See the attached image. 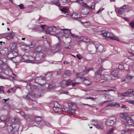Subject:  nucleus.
Segmentation results:
<instances>
[{
	"instance_id": "nucleus-1",
	"label": "nucleus",
	"mask_w": 134,
	"mask_h": 134,
	"mask_svg": "<svg viewBox=\"0 0 134 134\" xmlns=\"http://www.w3.org/2000/svg\"><path fill=\"white\" fill-rule=\"evenodd\" d=\"M33 52L34 54H35L36 60H40L44 57L46 51L44 49H42L41 46H39L34 49Z\"/></svg>"
},
{
	"instance_id": "nucleus-2",
	"label": "nucleus",
	"mask_w": 134,
	"mask_h": 134,
	"mask_svg": "<svg viewBox=\"0 0 134 134\" xmlns=\"http://www.w3.org/2000/svg\"><path fill=\"white\" fill-rule=\"evenodd\" d=\"M100 34L102 36L105 38H109L111 40H115L118 41H119V38L118 37L114 36L113 33L109 32L107 31H102Z\"/></svg>"
},
{
	"instance_id": "nucleus-3",
	"label": "nucleus",
	"mask_w": 134,
	"mask_h": 134,
	"mask_svg": "<svg viewBox=\"0 0 134 134\" xmlns=\"http://www.w3.org/2000/svg\"><path fill=\"white\" fill-rule=\"evenodd\" d=\"M35 54H32V56H30L28 57V59L25 60L24 62L27 63H41V62L40 60H37L36 58V55L35 56Z\"/></svg>"
},
{
	"instance_id": "nucleus-4",
	"label": "nucleus",
	"mask_w": 134,
	"mask_h": 134,
	"mask_svg": "<svg viewBox=\"0 0 134 134\" xmlns=\"http://www.w3.org/2000/svg\"><path fill=\"white\" fill-rule=\"evenodd\" d=\"M91 124L96 126L97 128L99 129H102L104 126L102 122H98L97 120H93L91 121Z\"/></svg>"
},
{
	"instance_id": "nucleus-5",
	"label": "nucleus",
	"mask_w": 134,
	"mask_h": 134,
	"mask_svg": "<svg viewBox=\"0 0 134 134\" xmlns=\"http://www.w3.org/2000/svg\"><path fill=\"white\" fill-rule=\"evenodd\" d=\"M116 121V119L115 117L110 116L108 118L106 124L108 126H112L114 124Z\"/></svg>"
},
{
	"instance_id": "nucleus-6",
	"label": "nucleus",
	"mask_w": 134,
	"mask_h": 134,
	"mask_svg": "<svg viewBox=\"0 0 134 134\" xmlns=\"http://www.w3.org/2000/svg\"><path fill=\"white\" fill-rule=\"evenodd\" d=\"M85 74H82L80 72L77 74V77L79 78H80L82 81H83V83L86 85H91V82L88 80H87L85 78L81 77V75L82 76L84 75Z\"/></svg>"
},
{
	"instance_id": "nucleus-7",
	"label": "nucleus",
	"mask_w": 134,
	"mask_h": 134,
	"mask_svg": "<svg viewBox=\"0 0 134 134\" xmlns=\"http://www.w3.org/2000/svg\"><path fill=\"white\" fill-rule=\"evenodd\" d=\"M128 7V6L127 5H124L120 8L118 10V15L120 16V15L123 14L125 12L126 9Z\"/></svg>"
},
{
	"instance_id": "nucleus-8",
	"label": "nucleus",
	"mask_w": 134,
	"mask_h": 134,
	"mask_svg": "<svg viewBox=\"0 0 134 134\" xmlns=\"http://www.w3.org/2000/svg\"><path fill=\"white\" fill-rule=\"evenodd\" d=\"M41 27L44 32L47 34H49L51 32L52 27H48L45 25H41Z\"/></svg>"
},
{
	"instance_id": "nucleus-9",
	"label": "nucleus",
	"mask_w": 134,
	"mask_h": 134,
	"mask_svg": "<svg viewBox=\"0 0 134 134\" xmlns=\"http://www.w3.org/2000/svg\"><path fill=\"white\" fill-rule=\"evenodd\" d=\"M126 122L128 126H134V115L131 116V119L130 118L126 120Z\"/></svg>"
},
{
	"instance_id": "nucleus-10",
	"label": "nucleus",
	"mask_w": 134,
	"mask_h": 134,
	"mask_svg": "<svg viewBox=\"0 0 134 134\" xmlns=\"http://www.w3.org/2000/svg\"><path fill=\"white\" fill-rule=\"evenodd\" d=\"M18 54L17 52L15 51H13L9 53L7 55V57L9 59H12L18 56Z\"/></svg>"
},
{
	"instance_id": "nucleus-11",
	"label": "nucleus",
	"mask_w": 134,
	"mask_h": 134,
	"mask_svg": "<svg viewBox=\"0 0 134 134\" xmlns=\"http://www.w3.org/2000/svg\"><path fill=\"white\" fill-rule=\"evenodd\" d=\"M72 83V80L70 79H69L66 81H63L60 83V85L62 87H64L65 86H68Z\"/></svg>"
},
{
	"instance_id": "nucleus-12",
	"label": "nucleus",
	"mask_w": 134,
	"mask_h": 134,
	"mask_svg": "<svg viewBox=\"0 0 134 134\" xmlns=\"http://www.w3.org/2000/svg\"><path fill=\"white\" fill-rule=\"evenodd\" d=\"M46 76H45L43 77H37L36 79V81H37L40 83V84L41 85L42 84V81H45L46 80H48V79H46Z\"/></svg>"
},
{
	"instance_id": "nucleus-13",
	"label": "nucleus",
	"mask_w": 134,
	"mask_h": 134,
	"mask_svg": "<svg viewBox=\"0 0 134 134\" xmlns=\"http://www.w3.org/2000/svg\"><path fill=\"white\" fill-rule=\"evenodd\" d=\"M92 46L94 48H96V50H98V51L100 52H102L104 49V46L102 45H99L98 47H96L93 44L92 45Z\"/></svg>"
},
{
	"instance_id": "nucleus-14",
	"label": "nucleus",
	"mask_w": 134,
	"mask_h": 134,
	"mask_svg": "<svg viewBox=\"0 0 134 134\" xmlns=\"http://www.w3.org/2000/svg\"><path fill=\"white\" fill-rule=\"evenodd\" d=\"M103 79L107 81H109L111 80H113V78L111 76L108 74H105L103 76Z\"/></svg>"
},
{
	"instance_id": "nucleus-15",
	"label": "nucleus",
	"mask_w": 134,
	"mask_h": 134,
	"mask_svg": "<svg viewBox=\"0 0 134 134\" xmlns=\"http://www.w3.org/2000/svg\"><path fill=\"white\" fill-rule=\"evenodd\" d=\"M7 34L6 38L7 39L9 40L13 38L15 35L14 33L13 32Z\"/></svg>"
},
{
	"instance_id": "nucleus-16",
	"label": "nucleus",
	"mask_w": 134,
	"mask_h": 134,
	"mask_svg": "<svg viewBox=\"0 0 134 134\" xmlns=\"http://www.w3.org/2000/svg\"><path fill=\"white\" fill-rule=\"evenodd\" d=\"M69 109H75L76 110L77 108V107L76 104L73 102H71L69 104Z\"/></svg>"
},
{
	"instance_id": "nucleus-17",
	"label": "nucleus",
	"mask_w": 134,
	"mask_h": 134,
	"mask_svg": "<svg viewBox=\"0 0 134 134\" xmlns=\"http://www.w3.org/2000/svg\"><path fill=\"white\" fill-rule=\"evenodd\" d=\"M120 116L121 118L124 119H125L126 120L129 118L128 116V114L126 113H121L120 114Z\"/></svg>"
},
{
	"instance_id": "nucleus-18",
	"label": "nucleus",
	"mask_w": 134,
	"mask_h": 134,
	"mask_svg": "<svg viewBox=\"0 0 134 134\" xmlns=\"http://www.w3.org/2000/svg\"><path fill=\"white\" fill-rule=\"evenodd\" d=\"M20 122L19 119L18 118H14L12 119L11 122L12 124H18Z\"/></svg>"
},
{
	"instance_id": "nucleus-19",
	"label": "nucleus",
	"mask_w": 134,
	"mask_h": 134,
	"mask_svg": "<svg viewBox=\"0 0 134 134\" xmlns=\"http://www.w3.org/2000/svg\"><path fill=\"white\" fill-rule=\"evenodd\" d=\"M132 90H128V91H127V92H124L123 93H122L121 94L122 96H128L130 97L131 96V91Z\"/></svg>"
},
{
	"instance_id": "nucleus-20",
	"label": "nucleus",
	"mask_w": 134,
	"mask_h": 134,
	"mask_svg": "<svg viewBox=\"0 0 134 134\" xmlns=\"http://www.w3.org/2000/svg\"><path fill=\"white\" fill-rule=\"evenodd\" d=\"M90 39L86 37L83 36L81 37H80V41H82L85 42H87L90 41Z\"/></svg>"
},
{
	"instance_id": "nucleus-21",
	"label": "nucleus",
	"mask_w": 134,
	"mask_h": 134,
	"mask_svg": "<svg viewBox=\"0 0 134 134\" xmlns=\"http://www.w3.org/2000/svg\"><path fill=\"white\" fill-rule=\"evenodd\" d=\"M71 17L74 18H79L81 17V15L76 13H73L71 15Z\"/></svg>"
},
{
	"instance_id": "nucleus-22",
	"label": "nucleus",
	"mask_w": 134,
	"mask_h": 134,
	"mask_svg": "<svg viewBox=\"0 0 134 134\" xmlns=\"http://www.w3.org/2000/svg\"><path fill=\"white\" fill-rule=\"evenodd\" d=\"M41 118L40 117L38 116H36L35 121L38 124H39L41 122Z\"/></svg>"
},
{
	"instance_id": "nucleus-23",
	"label": "nucleus",
	"mask_w": 134,
	"mask_h": 134,
	"mask_svg": "<svg viewBox=\"0 0 134 134\" xmlns=\"http://www.w3.org/2000/svg\"><path fill=\"white\" fill-rule=\"evenodd\" d=\"M116 106V107H118L120 106V104L116 102H113L111 103H109L106 106Z\"/></svg>"
},
{
	"instance_id": "nucleus-24",
	"label": "nucleus",
	"mask_w": 134,
	"mask_h": 134,
	"mask_svg": "<svg viewBox=\"0 0 134 134\" xmlns=\"http://www.w3.org/2000/svg\"><path fill=\"white\" fill-rule=\"evenodd\" d=\"M118 71H114L112 72L110 75L112 77L113 76L116 77L118 74Z\"/></svg>"
},
{
	"instance_id": "nucleus-25",
	"label": "nucleus",
	"mask_w": 134,
	"mask_h": 134,
	"mask_svg": "<svg viewBox=\"0 0 134 134\" xmlns=\"http://www.w3.org/2000/svg\"><path fill=\"white\" fill-rule=\"evenodd\" d=\"M16 44L15 43H12L10 45V47L12 50L15 49L16 48Z\"/></svg>"
},
{
	"instance_id": "nucleus-26",
	"label": "nucleus",
	"mask_w": 134,
	"mask_h": 134,
	"mask_svg": "<svg viewBox=\"0 0 134 134\" xmlns=\"http://www.w3.org/2000/svg\"><path fill=\"white\" fill-rule=\"evenodd\" d=\"M36 45V42L35 41H33L31 42L30 44L29 45V46L31 48H33Z\"/></svg>"
},
{
	"instance_id": "nucleus-27",
	"label": "nucleus",
	"mask_w": 134,
	"mask_h": 134,
	"mask_svg": "<svg viewBox=\"0 0 134 134\" xmlns=\"http://www.w3.org/2000/svg\"><path fill=\"white\" fill-rule=\"evenodd\" d=\"M53 109L54 111L56 113H59L61 110V109L59 107H53Z\"/></svg>"
},
{
	"instance_id": "nucleus-28",
	"label": "nucleus",
	"mask_w": 134,
	"mask_h": 134,
	"mask_svg": "<svg viewBox=\"0 0 134 134\" xmlns=\"http://www.w3.org/2000/svg\"><path fill=\"white\" fill-rule=\"evenodd\" d=\"M13 126H11V125H8L7 127V130L9 132H10L13 129H13Z\"/></svg>"
},
{
	"instance_id": "nucleus-29",
	"label": "nucleus",
	"mask_w": 134,
	"mask_h": 134,
	"mask_svg": "<svg viewBox=\"0 0 134 134\" xmlns=\"http://www.w3.org/2000/svg\"><path fill=\"white\" fill-rule=\"evenodd\" d=\"M62 30L64 31L65 34H69L70 33V30L68 29H62Z\"/></svg>"
},
{
	"instance_id": "nucleus-30",
	"label": "nucleus",
	"mask_w": 134,
	"mask_h": 134,
	"mask_svg": "<svg viewBox=\"0 0 134 134\" xmlns=\"http://www.w3.org/2000/svg\"><path fill=\"white\" fill-rule=\"evenodd\" d=\"M101 76V75L99 72H96L95 74V78L96 79H98Z\"/></svg>"
},
{
	"instance_id": "nucleus-31",
	"label": "nucleus",
	"mask_w": 134,
	"mask_h": 134,
	"mask_svg": "<svg viewBox=\"0 0 134 134\" xmlns=\"http://www.w3.org/2000/svg\"><path fill=\"white\" fill-rule=\"evenodd\" d=\"M1 121H5L7 119V116L5 115H2L0 118Z\"/></svg>"
},
{
	"instance_id": "nucleus-32",
	"label": "nucleus",
	"mask_w": 134,
	"mask_h": 134,
	"mask_svg": "<svg viewBox=\"0 0 134 134\" xmlns=\"http://www.w3.org/2000/svg\"><path fill=\"white\" fill-rule=\"evenodd\" d=\"M76 110L75 109H70L69 110V113L74 114L75 113Z\"/></svg>"
},
{
	"instance_id": "nucleus-33",
	"label": "nucleus",
	"mask_w": 134,
	"mask_h": 134,
	"mask_svg": "<svg viewBox=\"0 0 134 134\" xmlns=\"http://www.w3.org/2000/svg\"><path fill=\"white\" fill-rule=\"evenodd\" d=\"M4 88V87L3 86H0V92L1 93H4V90L3 89Z\"/></svg>"
},
{
	"instance_id": "nucleus-34",
	"label": "nucleus",
	"mask_w": 134,
	"mask_h": 134,
	"mask_svg": "<svg viewBox=\"0 0 134 134\" xmlns=\"http://www.w3.org/2000/svg\"><path fill=\"white\" fill-rule=\"evenodd\" d=\"M61 45L60 43L59 42H58L57 44L56 45V48H57V49H59L61 48Z\"/></svg>"
},
{
	"instance_id": "nucleus-35",
	"label": "nucleus",
	"mask_w": 134,
	"mask_h": 134,
	"mask_svg": "<svg viewBox=\"0 0 134 134\" xmlns=\"http://www.w3.org/2000/svg\"><path fill=\"white\" fill-rule=\"evenodd\" d=\"M106 59V57L105 56L103 57L102 56L100 57V58L99 59V60L100 61H104Z\"/></svg>"
},
{
	"instance_id": "nucleus-36",
	"label": "nucleus",
	"mask_w": 134,
	"mask_h": 134,
	"mask_svg": "<svg viewBox=\"0 0 134 134\" xmlns=\"http://www.w3.org/2000/svg\"><path fill=\"white\" fill-rule=\"evenodd\" d=\"M85 99H90L92 100H94L96 99V98H93L92 97H90L86 98Z\"/></svg>"
},
{
	"instance_id": "nucleus-37",
	"label": "nucleus",
	"mask_w": 134,
	"mask_h": 134,
	"mask_svg": "<svg viewBox=\"0 0 134 134\" xmlns=\"http://www.w3.org/2000/svg\"><path fill=\"white\" fill-rule=\"evenodd\" d=\"M65 75H67L68 76H70L71 75V73L70 72V71L68 70L64 72Z\"/></svg>"
},
{
	"instance_id": "nucleus-38",
	"label": "nucleus",
	"mask_w": 134,
	"mask_h": 134,
	"mask_svg": "<svg viewBox=\"0 0 134 134\" xmlns=\"http://www.w3.org/2000/svg\"><path fill=\"white\" fill-rule=\"evenodd\" d=\"M124 68V66L122 64L120 63L119 65L118 68L119 69H122Z\"/></svg>"
},
{
	"instance_id": "nucleus-39",
	"label": "nucleus",
	"mask_w": 134,
	"mask_h": 134,
	"mask_svg": "<svg viewBox=\"0 0 134 134\" xmlns=\"http://www.w3.org/2000/svg\"><path fill=\"white\" fill-rule=\"evenodd\" d=\"M59 105L57 102H54V106L53 107H59Z\"/></svg>"
},
{
	"instance_id": "nucleus-40",
	"label": "nucleus",
	"mask_w": 134,
	"mask_h": 134,
	"mask_svg": "<svg viewBox=\"0 0 134 134\" xmlns=\"http://www.w3.org/2000/svg\"><path fill=\"white\" fill-rule=\"evenodd\" d=\"M128 59L133 61H134V55H132L128 57Z\"/></svg>"
},
{
	"instance_id": "nucleus-41",
	"label": "nucleus",
	"mask_w": 134,
	"mask_h": 134,
	"mask_svg": "<svg viewBox=\"0 0 134 134\" xmlns=\"http://www.w3.org/2000/svg\"><path fill=\"white\" fill-rule=\"evenodd\" d=\"M84 25L85 26H88L90 24V22H86L83 23Z\"/></svg>"
},
{
	"instance_id": "nucleus-42",
	"label": "nucleus",
	"mask_w": 134,
	"mask_h": 134,
	"mask_svg": "<svg viewBox=\"0 0 134 134\" xmlns=\"http://www.w3.org/2000/svg\"><path fill=\"white\" fill-rule=\"evenodd\" d=\"M61 1V3L63 5L66 4L67 3V0H60Z\"/></svg>"
},
{
	"instance_id": "nucleus-43",
	"label": "nucleus",
	"mask_w": 134,
	"mask_h": 134,
	"mask_svg": "<svg viewBox=\"0 0 134 134\" xmlns=\"http://www.w3.org/2000/svg\"><path fill=\"white\" fill-rule=\"evenodd\" d=\"M130 26L131 27H134V21H132L130 22L129 23Z\"/></svg>"
},
{
	"instance_id": "nucleus-44",
	"label": "nucleus",
	"mask_w": 134,
	"mask_h": 134,
	"mask_svg": "<svg viewBox=\"0 0 134 134\" xmlns=\"http://www.w3.org/2000/svg\"><path fill=\"white\" fill-rule=\"evenodd\" d=\"M76 57L79 60H81L82 58V57L80 54H78L76 55Z\"/></svg>"
},
{
	"instance_id": "nucleus-45",
	"label": "nucleus",
	"mask_w": 134,
	"mask_h": 134,
	"mask_svg": "<svg viewBox=\"0 0 134 134\" xmlns=\"http://www.w3.org/2000/svg\"><path fill=\"white\" fill-rule=\"evenodd\" d=\"M114 129L113 128H111L108 132V134H111L113 132Z\"/></svg>"
},
{
	"instance_id": "nucleus-46",
	"label": "nucleus",
	"mask_w": 134,
	"mask_h": 134,
	"mask_svg": "<svg viewBox=\"0 0 134 134\" xmlns=\"http://www.w3.org/2000/svg\"><path fill=\"white\" fill-rule=\"evenodd\" d=\"M55 86L53 84L48 85V88L49 89H51L54 88Z\"/></svg>"
},
{
	"instance_id": "nucleus-47",
	"label": "nucleus",
	"mask_w": 134,
	"mask_h": 134,
	"mask_svg": "<svg viewBox=\"0 0 134 134\" xmlns=\"http://www.w3.org/2000/svg\"><path fill=\"white\" fill-rule=\"evenodd\" d=\"M20 114H21V115L22 116H23L24 118H25L26 117V116L25 115V114L24 112H20Z\"/></svg>"
},
{
	"instance_id": "nucleus-48",
	"label": "nucleus",
	"mask_w": 134,
	"mask_h": 134,
	"mask_svg": "<svg viewBox=\"0 0 134 134\" xmlns=\"http://www.w3.org/2000/svg\"><path fill=\"white\" fill-rule=\"evenodd\" d=\"M80 83V82H75L74 83H72V86H75L78 85Z\"/></svg>"
},
{
	"instance_id": "nucleus-49",
	"label": "nucleus",
	"mask_w": 134,
	"mask_h": 134,
	"mask_svg": "<svg viewBox=\"0 0 134 134\" xmlns=\"http://www.w3.org/2000/svg\"><path fill=\"white\" fill-rule=\"evenodd\" d=\"M4 108L5 109H6L7 110H9L10 109V107L8 105H5L4 107Z\"/></svg>"
},
{
	"instance_id": "nucleus-50",
	"label": "nucleus",
	"mask_w": 134,
	"mask_h": 134,
	"mask_svg": "<svg viewBox=\"0 0 134 134\" xmlns=\"http://www.w3.org/2000/svg\"><path fill=\"white\" fill-rule=\"evenodd\" d=\"M30 95L29 94H28L26 96L25 99H26L29 100L30 98Z\"/></svg>"
},
{
	"instance_id": "nucleus-51",
	"label": "nucleus",
	"mask_w": 134,
	"mask_h": 134,
	"mask_svg": "<svg viewBox=\"0 0 134 134\" xmlns=\"http://www.w3.org/2000/svg\"><path fill=\"white\" fill-rule=\"evenodd\" d=\"M52 28L51 32H55L56 31V27L54 26L53 27H52Z\"/></svg>"
},
{
	"instance_id": "nucleus-52",
	"label": "nucleus",
	"mask_w": 134,
	"mask_h": 134,
	"mask_svg": "<svg viewBox=\"0 0 134 134\" xmlns=\"http://www.w3.org/2000/svg\"><path fill=\"white\" fill-rule=\"evenodd\" d=\"M133 77V76L129 75H127L126 77L128 79H132Z\"/></svg>"
},
{
	"instance_id": "nucleus-53",
	"label": "nucleus",
	"mask_w": 134,
	"mask_h": 134,
	"mask_svg": "<svg viewBox=\"0 0 134 134\" xmlns=\"http://www.w3.org/2000/svg\"><path fill=\"white\" fill-rule=\"evenodd\" d=\"M40 123H41V125L42 126L46 125V123L45 122L43 121H41Z\"/></svg>"
},
{
	"instance_id": "nucleus-54",
	"label": "nucleus",
	"mask_w": 134,
	"mask_h": 134,
	"mask_svg": "<svg viewBox=\"0 0 134 134\" xmlns=\"http://www.w3.org/2000/svg\"><path fill=\"white\" fill-rule=\"evenodd\" d=\"M70 34L71 36L73 38H76L77 36V35H75L71 33V32L70 33Z\"/></svg>"
},
{
	"instance_id": "nucleus-55",
	"label": "nucleus",
	"mask_w": 134,
	"mask_h": 134,
	"mask_svg": "<svg viewBox=\"0 0 134 134\" xmlns=\"http://www.w3.org/2000/svg\"><path fill=\"white\" fill-rule=\"evenodd\" d=\"M64 109L65 111L69 113V110H70V109H69V107L68 108H66Z\"/></svg>"
},
{
	"instance_id": "nucleus-56",
	"label": "nucleus",
	"mask_w": 134,
	"mask_h": 134,
	"mask_svg": "<svg viewBox=\"0 0 134 134\" xmlns=\"http://www.w3.org/2000/svg\"><path fill=\"white\" fill-rule=\"evenodd\" d=\"M130 90H132L131 91V96H134V90L132 89H130Z\"/></svg>"
},
{
	"instance_id": "nucleus-57",
	"label": "nucleus",
	"mask_w": 134,
	"mask_h": 134,
	"mask_svg": "<svg viewBox=\"0 0 134 134\" xmlns=\"http://www.w3.org/2000/svg\"><path fill=\"white\" fill-rule=\"evenodd\" d=\"M128 102L129 103L134 104V100H129L128 101Z\"/></svg>"
},
{
	"instance_id": "nucleus-58",
	"label": "nucleus",
	"mask_w": 134,
	"mask_h": 134,
	"mask_svg": "<svg viewBox=\"0 0 134 134\" xmlns=\"http://www.w3.org/2000/svg\"><path fill=\"white\" fill-rule=\"evenodd\" d=\"M19 6L20 8L21 9H23L24 8V6H23V5L22 4H20Z\"/></svg>"
},
{
	"instance_id": "nucleus-59",
	"label": "nucleus",
	"mask_w": 134,
	"mask_h": 134,
	"mask_svg": "<svg viewBox=\"0 0 134 134\" xmlns=\"http://www.w3.org/2000/svg\"><path fill=\"white\" fill-rule=\"evenodd\" d=\"M13 90V88H11V89H10L7 91V92L8 93H10Z\"/></svg>"
},
{
	"instance_id": "nucleus-60",
	"label": "nucleus",
	"mask_w": 134,
	"mask_h": 134,
	"mask_svg": "<svg viewBox=\"0 0 134 134\" xmlns=\"http://www.w3.org/2000/svg\"><path fill=\"white\" fill-rule=\"evenodd\" d=\"M114 91L113 90L110 89L108 90H104V91H104L105 92L110 91Z\"/></svg>"
},
{
	"instance_id": "nucleus-61",
	"label": "nucleus",
	"mask_w": 134,
	"mask_h": 134,
	"mask_svg": "<svg viewBox=\"0 0 134 134\" xmlns=\"http://www.w3.org/2000/svg\"><path fill=\"white\" fill-rule=\"evenodd\" d=\"M121 108L123 109H126L128 108L127 107H126V105H123L121 107Z\"/></svg>"
},
{
	"instance_id": "nucleus-62",
	"label": "nucleus",
	"mask_w": 134,
	"mask_h": 134,
	"mask_svg": "<svg viewBox=\"0 0 134 134\" xmlns=\"http://www.w3.org/2000/svg\"><path fill=\"white\" fill-rule=\"evenodd\" d=\"M104 8H103L102 9H99L98 10L96 13L97 14H98L100 12H101L103 10H104Z\"/></svg>"
},
{
	"instance_id": "nucleus-63",
	"label": "nucleus",
	"mask_w": 134,
	"mask_h": 134,
	"mask_svg": "<svg viewBox=\"0 0 134 134\" xmlns=\"http://www.w3.org/2000/svg\"><path fill=\"white\" fill-rule=\"evenodd\" d=\"M76 1H77V2L78 3H81L82 2V0H76Z\"/></svg>"
},
{
	"instance_id": "nucleus-64",
	"label": "nucleus",
	"mask_w": 134,
	"mask_h": 134,
	"mask_svg": "<svg viewBox=\"0 0 134 134\" xmlns=\"http://www.w3.org/2000/svg\"><path fill=\"white\" fill-rule=\"evenodd\" d=\"M27 121H33L32 119H31V118H27Z\"/></svg>"
}]
</instances>
